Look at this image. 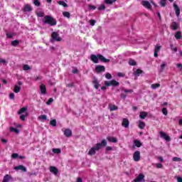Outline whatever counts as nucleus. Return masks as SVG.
Returning <instances> with one entry per match:
<instances>
[{
	"instance_id": "nucleus-1",
	"label": "nucleus",
	"mask_w": 182,
	"mask_h": 182,
	"mask_svg": "<svg viewBox=\"0 0 182 182\" xmlns=\"http://www.w3.org/2000/svg\"><path fill=\"white\" fill-rule=\"evenodd\" d=\"M90 59L94 63H99V60H100L101 62H104V63H109V62H110L109 59L105 58V56L102 55H92Z\"/></svg>"
},
{
	"instance_id": "nucleus-2",
	"label": "nucleus",
	"mask_w": 182,
	"mask_h": 182,
	"mask_svg": "<svg viewBox=\"0 0 182 182\" xmlns=\"http://www.w3.org/2000/svg\"><path fill=\"white\" fill-rule=\"evenodd\" d=\"M44 23H47L50 26H55V25H56V20L50 16H46L44 17Z\"/></svg>"
},
{
	"instance_id": "nucleus-3",
	"label": "nucleus",
	"mask_w": 182,
	"mask_h": 182,
	"mask_svg": "<svg viewBox=\"0 0 182 182\" xmlns=\"http://www.w3.org/2000/svg\"><path fill=\"white\" fill-rule=\"evenodd\" d=\"M102 145L100 144H97L95 146L91 148L88 152L89 156H94L96 154L97 150H100Z\"/></svg>"
},
{
	"instance_id": "nucleus-4",
	"label": "nucleus",
	"mask_w": 182,
	"mask_h": 182,
	"mask_svg": "<svg viewBox=\"0 0 182 182\" xmlns=\"http://www.w3.org/2000/svg\"><path fill=\"white\" fill-rule=\"evenodd\" d=\"M28 110V107H24L23 108H21L19 112H18V114H21L20 115V119L21 120H23L24 121L25 119H26V116H28V113H26V112ZM26 112V114H23L22 113H25Z\"/></svg>"
},
{
	"instance_id": "nucleus-5",
	"label": "nucleus",
	"mask_w": 182,
	"mask_h": 182,
	"mask_svg": "<svg viewBox=\"0 0 182 182\" xmlns=\"http://www.w3.org/2000/svg\"><path fill=\"white\" fill-rule=\"evenodd\" d=\"M105 86H117L119 85V82L116 81V80H112L111 81H105Z\"/></svg>"
},
{
	"instance_id": "nucleus-6",
	"label": "nucleus",
	"mask_w": 182,
	"mask_h": 182,
	"mask_svg": "<svg viewBox=\"0 0 182 182\" xmlns=\"http://www.w3.org/2000/svg\"><path fill=\"white\" fill-rule=\"evenodd\" d=\"M159 134H160V137H161V139H164V140H166V141H170V140H171L170 136L168 135H167V134H166L164 132H163V131L159 132Z\"/></svg>"
},
{
	"instance_id": "nucleus-7",
	"label": "nucleus",
	"mask_w": 182,
	"mask_h": 182,
	"mask_svg": "<svg viewBox=\"0 0 182 182\" xmlns=\"http://www.w3.org/2000/svg\"><path fill=\"white\" fill-rule=\"evenodd\" d=\"M51 37L53 41H57L58 42H60V41H62V38L59 37V34L56 32H53Z\"/></svg>"
},
{
	"instance_id": "nucleus-8",
	"label": "nucleus",
	"mask_w": 182,
	"mask_h": 182,
	"mask_svg": "<svg viewBox=\"0 0 182 182\" xmlns=\"http://www.w3.org/2000/svg\"><path fill=\"white\" fill-rule=\"evenodd\" d=\"M21 85H22V82L18 81V85L14 86V93H19L21 92Z\"/></svg>"
},
{
	"instance_id": "nucleus-9",
	"label": "nucleus",
	"mask_w": 182,
	"mask_h": 182,
	"mask_svg": "<svg viewBox=\"0 0 182 182\" xmlns=\"http://www.w3.org/2000/svg\"><path fill=\"white\" fill-rule=\"evenodd\" d=\"M134 161H140V151H136L133 154Z\"/></svg>"
},
{
	"instance_id": "nucleus-10",
	"label": "nucleus",
	"mask_w": 182,
	"mask_h": 182,
	"mask_svg": "<svg viewBox=\"0 0 182 182\" xmlns=\"http://www.w3.org/2000/svg\"><path fill=\"white\" fill-rule=\"evenodd\" d=\"M141 5L144 7L146 8V9H151V4L149 1H141Z\"/></svg>"
},
{
	"instance_id": "nucleus-11",
	"label": "nucleus",
	"mask_w": 182,
	"mask_h": 182,
	"mask_svg": "<svg viewBox=\"0 0 182 182\" xmlns=\"http://www.w3.org/2000/svg\"><path fill=\"white\" fill-rule=\"evenodd\" d=\"M160 49H161V46H160V44L155 46L154 54V58H157V56H159V52H160Z\"/></svg>"
},
{
	"instance_id": "nucleus-12",
	"label": "nucleus",
	"mask_w": 182,
	"mask_h": 182,
	"mask_svg": "<svg viewBox=\"0 0 182 182\" xmlns=\"http://www.w3.org/2000/svg\"><path fill=\"white\" fill-rule=\"evenodd\" d=\"M134 182H144V175L140 173L134 180Z\"/></svg>"
},
{
	"instance_id": "nucleus-13",
	"label": "nucleus",
	"mask_w": 182,
	"mask_h": 182,
	"mask_svg": "<svg viewBox=\"0 0 182 182\" xmlns=\"http://www.w3.org/2000/svg\"><path fill=\"white\" fill-rule=\"evenodd\" d=\"M105 70L106 68H105V66L103 65H97L95 68V71L97 72V73H100V72H105Z\"/></svg>"
},
{
	"instance_id": "nucleus-14",
	"label": "nucleus",
	"mask_w": 182,
	"mask_h": 182,
	"mask_svg": "<svg viewBox=\"0 0 182 182\" xmlns=\"http://www.w3.org/2000/svg\"><path fill=\"white\" fill-rule=\"evenodd\" d=\"M173 8H174L176 15L178 18V16H180V8L176 4H173Z\"/></svg>"
},
{
	"instance_id": "nucleus-15",
	"label": "nucleus",
	"mask_w": 182,
	"mask_h": 182,
	"mask_svg": "<svg viewBox=\"0 0 182 182\" xmlns=\"http://www.w3.org/2000/svg\"><path fill=\"white\" fill-rule=\"evenodd\" d=\"M50 173H53V174H54L55 176H56L58 173H59V170H58L55 166H50Z\"/></svg>"
},
{
	"instance_id": "nucleus-16",
	"label": "nucleus",
	"mask_w": 182,
	"mask_h": 182,
	"mask_svg": "<svg viewBox=\"0 0 182 182\" xmlns=\"http://www.w3.org/2000/svg\"><path fill=\"white\" fill-rule=\"evenodd\" d=\"M23 12H31L32 11V7L29 4H26L24 6L23 9Z\"/></svg>"
},
{
	"instance_id": "nucleus-17",
	"label": "nucleus",
	"mask_w": 182,
	"mask_h": 182,
	"mask_svg": "<svg viewBox=\"0 0 182 182\" xmlns=\"http://www.w3.org/2000/svg\"><path fill=\"white\" fill-rule=\"evenodd\" d=\"M64 135L66 137H70V136H72V130H70V129H66L64 130Z\"/></svg>"
},
{
	"instance_id": "nucleus-18",
	"label": "nucleus",
	"mask_w": 182,
	"mask_h": 182,
	"mask_svg": "<svg viewBox=\"0 0 182 182\" xmlns=\"http://www.w3.org/2000/svg\"><path fill=\"white\" fill-rule=\"evenodd\" d=\"M40 90L42 95H46V86H45V85L41 84L40 85Z\"/></svg>"
},
{
	"instance_id": "nucleus-19",
	"label": "nucleus",
	"mask_w": 182,
	"mask_h": 182,
	"mask_svg": "<svg viewBox=\"0 0 182 182\" xmlns=\"http://www.w3.org/2000/svg\"><path fill=\"white\" fill-rule=\"evenodd\" d=\"M14 170H21V171H24L25 173H26V171H27L26 167L23 166V165L16 166L14 168Z\"/></svg>"
},
{
	"instance_id": "nucleus-20",
	"label": "nucleus",
	"mask_w": 182,
	"mask_h": 182,
	"mask_svg": "<svg viewBox=\"0 0 182 182\" xmlns=\"http://www.w3.org/2000/svg\"><path fill=\"white\" fill-rule=\"evenodd\" d=\"M10 180H12V176L9 174H6L4 176L2 182H9Z\"/></svg>"
},
{
	"instance_id": "nucleus-21",
	"label": "nucleus",
	"mask_w": 182,
	"mask_h": 182,
	"mask_svg": "<svg viewBox=\"0 0 182 182\" xmlns=\"http://www.w3.org/2000/svg\"><path fill=\"white\" fill-rule=\"evenodd\" d=\"M107 140L110 141V143H117V139H116L114 136H108Z\"/></svg>"
},
{
	"instance_id": "nucleus-22",
	"label": "nucleus",
	"mask_w": 182,
	"mask_h": 182,
	"mask_svg": "<svg viewBox=\"0 0 182 182\" xmlns=\"http://www.w3.org/2000/svg\"><path fill=\"white\" fill-rule=\"evenodd\" d=\"M122 124L123 127H125V128L129 127V119L124 118L122 120Z\"/></svg>"
},
{
	"instance_id": "nucleus-23",
	"label": "nucleus",
	"mask_w": 182,
	"mask_h": 182,
	"mask_svg": "<svg viewBox=\"0 0 182 182\" xmlns=\"http://www.w3.org/2000/svg\"><path fill=\"white\" fill-rule=\"evenodd\" d=\"M133 147H141V142L139 140L134 141Z\"/></svg>"
},
{
	"instance_id": "nucleus-24",
	"label": "nucleus",
	"mask_w": 182,
	"mask_h": 182,
	"mask_svg": "<svg viewBox=\"0 0 182 182\" xmlns=\"http://www.w3.org/2000/svg\"><path fill=\"white\" fill-rule=\"evenodd\" d=\"M92 83L94 85L95 88L97 90V89H99V80L95 78L94 80L92 81Z\"/></svg>"
},
{
	"instance_id": "nucleus-25",
	"label": "nucleus",
	"mask_w": 182,
	"mask_h": 182,
	"mask_svg": "<svg viewBox=\"0 0 182 182\" xmlns=\"http://www.w3.org/2000/svg\"><path fill=\"white\" fill-rule=\"evenodd\" d=\"M167 66V63L166 61H163L162 64L160 66V72H164V68Z\"/></svg>"
},
{
	"instance_id": "nucleus-26",
	"label": "nucleus",
	"mask_w": 182,
	"mask_h": 182,
	"mask_svg": "<svg viewBox=\"0 0 182 182\" xmlns=\"http://www.w3.org/2000/svg\"><path fill=\"white\" fill-rule=\"evenodd\" d=\"M147 112H141L139 114L140 119H144L146 117H147Z\"/></svg>"
},
{
	"instance_id": "nucleus-27",
	"label": "nucleus",
	"mask_w": 182,
	"mask_h": 182,
	"mask_svg": "<svg viewBox=\"0 0 182 182\" xmlns=\"http://www.w3.org/2000/svg\"><path fill=\"white\" fill-rule=\"evenodd\" d=\"M38 120H40V122H45V120H47L48 117L45 114L43 115H41L38 117Z\"/></svg>"
},
{
	"instance_id": "nucleus-28",
	"label": "nucleus",
	"mask_w": 182,
	"mask_h": 182,
	"mask_svg": "<svg viewBox=\"0 0 182 182\" xmlns=\"http://www.w3.org/2000/svg\"><path fill=\"white\" fill-rule=\"evenodd\" d=\"M138 126H139V129H144V127H146V123H144V122H143V121H139Z\"/></svg>"
},
{
	"instance_id": "nucleus-29",
	"label": "nucleus",
	"mask_w": 182,
	"mask_h": 182,
	"mask_svg": "<svg viewBox=\"0 0 182 182\" xmlns=\"http://www.w3.org/2000/svg\"><path fill=\"white\" fill-rule=\"evenodd\" d=\"M175 38H176V39H177V40L181 39V38H182L181 31H177V32L175 33Z\"/></svg>"
},
{
	"instance_id": "nucleus-30",
	"label": "nucleus",
	"mask_w": 182,
	"mask_h": 182,
	"mask_svg": "<svg viewBox=\"0 0 182 182\" xmlns=\"http://www.w3.org/2000/svg\"><path fill=\"white\" fill-rule=\"evenodd\" d=\"M109 109L110 112H114V110H117L118 107L116 105H109Z\"/></svg>"
},
{
	"instance_id": "nucleus-31",
	"label": "nucleus",
	"mask_w": 182,
	"mask_h": 182,
	"mask_svg": "<svg viewBox=\"0 0 182 182\" xmlns=\"http://www.w3.org/2000/svg\"><path fill=\"white\" fill-rule=\"evenodd\" d=\"M178 23H177L176 22H173L171 24V28L173 29V31H176V29H178Z\"/></svg>"
},
{
	"instance_id": "nucleus-32",
	"label": "nucleus",
	"mask_w": 182,
	"mask_h": 182,
	"mask_svg": "<svg viewBox=\"0 0 182 182\" xmlns=\"http://www.w3.org/2000/svg\"><path fill=\"white\" fill-rule=\"evenodd\" d=\"M143 73V71L140 69H137L134 73V76H140Z\"/></svg>"
},
{
	"instance_id": "nucleus-33",
	"label": "nucleus",
	"mask_w": 182,
	"mask_h": 182,
	"mask_svg": "<svg viewBox=\"0 0 182 182\" xmlns=\"http://www.w3.org/2000/svg\"><path fill=\"white\" fill-rule=\"evenodd\" d=\"M57 3L59 4V5H61V6H63L64 8H68V4H66L65 1H57Z\"/></svg>"
},
{
	"instance_id": "nucleus-34",
	"label": "nucleus",
	"mask_w": 182,
	"mask_h": 182,
	"mask_svg": "<svg viewBox=\"0 0 182 182\" xmlns=\"http://www.w3.org/2000/svg\"><path fill=\"white\" fill-rule=\"evenodd\" d=\"M151 89H153V90H156V89H157V87H160V84H159V83L152 84V85H151Z\"/></svg>"
},
{
	"instance_id": "nucleus-35",
	"label": "nucleus",
	"mask_w": 182,
	"mask_h": 182,
	"mask_svg": "<svg viewBox=\"0 0 182 182\" xmlns=\"http://www.w3.org/2000/svg\"><path fill=\"white\" fill-rule=\"evenodd\" d=\"M62 152V150L60 149H53V153H55V154H59Z\"/></svg>"
},
{
	"instance_id": "nucleus-36",
	"label": "nucleus",
	"mask_w": 182,
	"mask_h": 182,
	"mask_svg": "<svg viewBox=\"0 0 182 182\" xmlns=\"http://www.w3.org/2000/svg\"><path fill=\"white\" fill-rule=\"evenodd\" d=\"M117 0H105V4L107 5H112L113 2H116Z\"/></svg>"
},
{
	"instance_id": "nucleus-37",
	"label": "nucleus",
	"mask_w": 182,
	"mask_h": 182,
	"mask_svg": "<svg viewBox=\"0 0 182 182\" xmlns=\"http://www.w3.org/2000/svg\"><path fill=\"white\" fill-rule=\"evenodd\" d=\"M63 15L65 18H70V13H69L68 11L63 12Z\"/></svg>"
},
{
	"instance_id": "nucleus-38",
	"label": "nucleus",
	"mask_w": 182,
	"mask_h": 182,
	"mask_svg": "<svg viewBox=\"0 0 182 182\" xmlns=\"http://www.w3.org/2000/svg\"><path fill=\"white\" fill-rule=\"evenodd\" d=\"M129 65H130V66H136V63L134 60H129Z\"/></svg>"
},
{
	"instance_id": "nucleus-39",
	"label": "nucleus",
	"mask_w": 182,
	"mask_h": 182,
	"mask_svg": "<svg viewBox=\"0 0 182 182\" xmlns=\"http://www.w3.org/2000/svg\"><path fill=\"white\" fill-rule=\"evenodd\" d=\"M10 132H15V133H19V131L18 129L15 127H10Z\"/></svg>"
},
{
	"instance_id": "nucleus-40",
	"label": "nucleus",
	"mask_w": 182,
	"mask_h": 182,
	"mask_svg": "<svg viewBox=\"0 0 182 182\" xmlns=\"http://www.w3.org/2000/svg\"><path fill=\"white\" fill-rule=\"evenodd\" d=\"M105 9H106V6H105V4H101L98 7V11H105Z\"/></svg>"
},
{
	"instance_id": "nucleus-41",
	"label": "nucleus",
	"mask_w": 182,
	"mask_h": 182,
	"mask_svg": "<svg viewBox=\"0 0 182 182\" xmlns=\"http://www.w3.org/2000/svg\"><path fill=\"white\" fill-rule=\"evenodd\" d=\"M12 46H18L19 45V41L15 40L11 42Z\"/></svg>"
},
{
	"instance_id": "nucleus-42",
	"label": "nucleus",
	"mask_w": 182,
	"mask_h": 182,
	"mask_svg": "<svg viewBox=\"0 0 182 182\" xmlns=\"http://www.w3.org/2000/svg\"><path fill=\"white\" fill-rule=\"evenodd\" d=\"M101 145V147H105V146H106L107 144V141H106V139H103L101 142V144H100Z\"/></svg>"
},
{
	"instance_id": "nucleus-43",
	"label": "nucleus",
	"mask_w": 182,
	"mask_h": 182,
	"mask_svg": "<svg viewBox=\"0 0 182 182\" xmlns=\"http://www.w3.org/2000/svg\"><path fill=\"white\" fill-rule=\"evenodd\" d=\"M52 103H53V98H49V100L46 102V105H48V106H50Z\"/></svg>"
},
{
	"instance_id": "nucleus-44",
	"label": "nucleus",
	"mask_w": 182,
	"mask_h": 182,
	"mask_svg": "<svg viewBox=\"0 0 182 182\" xmlns=\"http://www.w3.org/2000/svg\"><path fill=\"white\" fill-rule=\"evenodd\" d=\"M162 113L163 114H164V116H167V114H168V111H167V108H163Z\"/></svg>"
},
{
	"instance_id": "nucleus-45",
	"label": "nucleus",
	"mask_w": 182,
	"mask_h": 182,
	"mask_svg": "<svg viewBox=\"0 0 182 182\" xmlns=\"http://www.w3.org/2000/svg\"><path fill=\"white\" fill-rule=\"evenodd\" d=\"M88 9L89 11H95V9H96V6L93 5H88Z\"/></svg>"
},
{
	"instance_id": "nucleus-46",
	"label": "nucleus",
	"mask_w": 182,
	"mask_h": 182,
	"mask_svg": "<svg viewBox=\"0 0 182 182\" xmlns=\"http://www.w3.org/2000/svg\"><path fill=\"white\" fill-rule=\"evenodd\" d=\"M23 70H31V67H29L28 65H24L23 66Z\"/></svg>"
},
{
	"instance_id": "nucleus-47",
	"label": "nucleus",
	"mask_w": 182,
	"mask_h": 182,
	"mask_svg": "<svg viewBox=\"0 0 182 182\" xmlns=\"http://www.w3.org/2000/svg\"><path fill=\"white\" fill-rule=\"evenodd\" d=\"M33 4L36 6H41V2H39V0H33Z\"/></svg>"
},
{
	"instance_id": "nucleus-48",
	"label": "nucleus",
	"mask_w": 182,
	"mask_h": 182,
	"mask_svg": "<svg viewBox=\"0 0 182 182\" xmlns=\"http://www.w3.org/2000/svg\"><path fill=\"white\" fill-rule=\"evenodd\" d=\"M50 124L55 127L56 126V119H52L50 122Z\"/></svg>"
},
{
	"instance_id": "nucleus-49",
	"label": "nucleus",
	"mask_w": 182,
	"mask_h": 182,
	"mask_svg": "<svg viewBox=\"0 0 182 182\" xmlns=\"http://www.w3.org/2000/svg\"><path fill=\"white\" fill-rule=\"evenodd\" d=\"M18 157H19V154L14 153L11 154V158L12 159H18Z\"/></svg>"
},
{
	"instance_id": "nucleus-50",
	"label": "nucleus",
	"mask_w": 182,
	"mask_h": 182,
	"mask_svg": "<svg viewBox=\"0 0 182 182\" xmlns=\"http://www.w3.org/2000/svg\"><path fill=\"white\" fill-rule=\"evenodd\" d=\"M166 0H161L160 5L161 6H166Z\"/></svg>"
},
{
	"instance_id": "nucleus-51",
	"label": "nucleus",
	"mask_w": 182,
	"mask_h": 182,
	"mask_svg": "<svg viewBox=\"0 0 182 182\" xmlns=\"http://www.w3.org/2000/svg\"><path fill=\"white\" fill-rule=\"evenodd\" d=\"M173 161H181V158H178V157H173L172 159Z\"/></svg>"
},
{
	"instance_id": "nucleus-52",
	"label": "nucleus",
	"mask_w": 182,
	"mask_h": 182,
	"mask_svg": "<svg viewBox=\"0 0 182 182\" xmlns=\"http://www.w3.org/2000/svg\"><path fill=\"white\" fill-rule=\"evenodd\" d=\"M105 77H106V79H108V80L112 79V74L107 73L105 75Z\"/></svg>"
},
{
	"instance_id": "nucleus-53",
	"label": "nucleus",
	"mask_w": 182,
	"mask_h": 182,
	"mask_svg": "<svg viewBox=\"0 0 182 182\" xmlns=\"http://www.w3.org/2000/svg\"><path fill=\"white\" fill-rule=\"evenodd\" d=\"M6 36L9 38H14V33H6Z\"/></svg>"
},
{
	"instance_id": "nucleus-54",
	"label": "nucleus",
	"mask_w": 182,
	"mask_h": 182,
	"mask_svg": "<svg viewBox=\"0 0 182 182\" xmlns=\"http://www.w3.org/2000/svg\"><path fill=\"white\" fill-rule=\"evenodd\" d=\"M95 23H96L95 20H90V24L91 25V26H95Z\"/></svg>"
},
{
	"instance_id": "nucleus-55",
	"label": "nucleus",
	"mask_w": 182,
	"mask_h": 182,
	"mask_svg": "<svg viewBox=\"0 0 182 182\" xmlns=\"http://www.w3.org/2000/svg\"><path fill=\"white\" fill-rule=\"evenodd\" d=\"M0 63H8V62L6 61V60L4 59V58H0Z\"/></svg>"
},
{
	"instance_id": "nucleus-56",
	"label": "nucleus",
	"mask_w": 182,
	"mask_h": 182,
	"mask_svg": "<svg viewBox=\"0 0 182 182\" xmlns=\"http://www.w3.org/2000/svg\"><path fill=\"white\" fill-rule=\"evenodd\" d=\"M156 168H161V167H163V164H156Z\"/></svg>"
},
{
	"instance_id": "nucleus-57",
	"label": "nucleus",
	"mask_w": 182,
	"mask_h": 182,
	"mask_svg": "<svg viewBox=\"0 0 182 182\" xmlns=\"http://www.w3.org/2000/svg\"><path fill=\"white\" fill-rule=\"evenodd\" d=\"M9 98H10V99H12V100L15 99V94H14L13 92L11 93V94L9 95Z\"/></svg>"
},
{
	"instance_id": "nucleus-58",
	"label": "nucleus",
	"mask_w": 182,
	"mask_h": 182,
	"mask_svg": "<svg viewBox=\"0 0 182 182\" xmlns=\"http://www.w3.org/2000/svg\"><path fill=\"white\" fill-rule=\"evenodd\" d=\"M117 76H119V77H124V74L122 73H118Z\"/></svg>"
},
{
	"instance_id": "nucleus-59",
	"label": "nucleus",
	"mask_w": 182,
	"mask_h": 182,
	"mask_svg": "<svg viewBox=\"0 0 182 182\" xmlns=\"http://www.w3.org/2000/svg\"><path fill=\"white\" fill-rule=\"evenodd\" d=\"M124 92H125V93H133L132 90H125Z\"/></svg>"
},
{
	"instance_id": "nucleus-60",
	"label": "nucleus",
	"mask_w": 182,
	"mask_h": 182,
	"mask_svg": "<svg viewBox=\"0 0 182 182\" xmlns=\"http://www.w3.org/2000/svg\"><path fill=\"white\" fill-rule=\"evenodd\" d=\"M77 72H78L77 68H73V73H77Z\"/></svg>"
},
{
	"instance_id": "nucleus-61",
	"label": "nucleus",
	"mask_w": 182,
	"mask_h": 182,
	"mask_svg": "<svg viewBox=\"0 0 182 182\" xmlns=\"http://www.w3.org/2000/svg\"><path fill=\"white\" fill-rule=\"evenodd\" d=\"M38 16H39L40 18H42L43 16H44V14L43 13H38L37 14Z\"/></svg>"
},
{
	"instance_id": "nucleus-62",
	"label": "nucleus",
	"mask_w": 182,
	"mask_h": 182,
	"mask_svg": "<svg viewBox=\"0 0 182 182\" xmlns=\"http://www.w3.org/2000/svg\"><path fill=\"white\" fill-rule=\"evenodd\" d=\"M176 67L180 69V70H182V65L181 64H177Z\"/></svg>"
},
{
	"instance_id": "nucleus-63",
	"label": "nucleus",
	"mask_w": 182,
	"mask_h": 182,
	"mask_svg": "<svg viewBox=\"0 0 182 182\" xmlns=\"http://www.w3.org/2000/svg\"><path fill=\"white\" fill-rule=\"evenodd\" d=\"M177 181L178 182H182V178L181 177H178Z\"/></svg>"
},
{
	"instance_id": "nucleus-64",
	"label": "nucleus",
	"mask_w": 182,
	"mask_h": 182,
	"mask_svg": "<svg viewBox=\"0 0 182 182\" xmlns=\"http://www.w3.org/2000/svg\"><path fill=\"white\" fill-rule=\"evenodd\" d=\"M77 182H83V181L82 180L81 178H78L77 179Z\"/></svg>"
}]
</instances>
